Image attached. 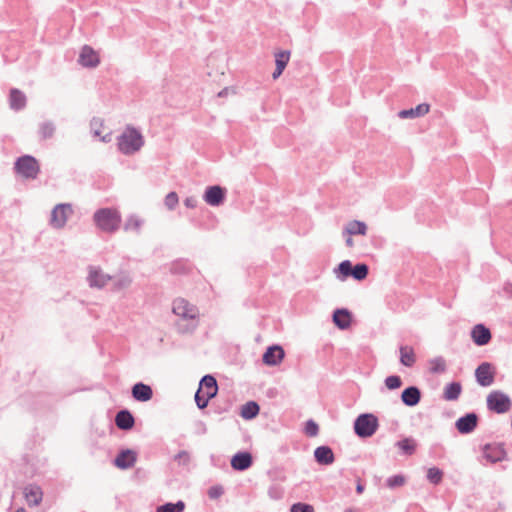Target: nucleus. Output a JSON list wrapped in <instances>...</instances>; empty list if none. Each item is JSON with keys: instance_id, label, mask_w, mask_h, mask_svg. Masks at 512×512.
I'll list each match as a JSON object with an SVG mask.
<instances>
[{"instance_id": "72a5a7b5", "label": "nucleus", "mask_w": 512, "mask_h": 512, "mask_svg": "<svg viewBox=\"0 0 512 512\" xmlns=\"http://www.w3.org/2000/svg\"><path fill=\"white\" fill-rule=\"evenodd\" d=\"M55 129L56 128H55V125L53 122L45 121L40 124L39 134H40L41 138L44 140L50 139L53 137V135L55 133Z\"/></svg>"}, {"instance_id": "9b49d317", "label": "nucleus", "mask_w": 512, "mask_h": 512, "mask_svg": "<svg viewBox=\"0 0 512 512\" xmlns=\"http://www.w3.org/2000/svg\"><path fill=\"white\" fill-rule=\"evenodd\" d=\"M476 381L480 386L488 387L494 382L492 365L488 362L481 363L475 370Z\"/></svg>"}, {"instance_id": "7c9ffc66", "label": "nucleus", "mask_w": 512, "mask_h": 512, "mask_svg": "<svg viewBox=\"0 0 512 512\" xmlns=\"http://www.w3.org/2000/svg\"><path fill=\"white\" fill-rule=\"evenodd\" d=\"M400 362L406 367H412L415 363V355L412 347H400Z\"/></svg>"}, {"instance_id": "aec40b11", "label": "nucleus", "mask_w": 512, "mask_h": 512, "mask_svg": "<svg viewBox=\"0 0 512 512\" xmlns=\"http://www.w3.org/2000/svg\"><path fill=\"white\" fill-rule=\"evenodd\" d=\"M314 458L320 465H331L335 460L333 450L326 445L319 446L315 449Z\"/></svg>"}, {"instance_id": "ddd939ff", "label": "nucleus", "mask_w": 512, "mask_h": 512, "mask_svg": "<svg viewBox=\"0 0 512 512\" xmlns=\"http://www.w3.org/2000/svg\"><path fill=\"white\" fill-rule=\"evenodd\" d=\"M78 62L83 67L95 68L100 63V59L96 51L88 45L82 47L79 54Z\"/></svg>"}, {"instance_id": "5701e85b", "label": "nucleus", "mask_w": 512, "mask_h": 512, "mask_svg": "<svg viewBox=\"0 0 512 512\" xmlns=\"http://www.w3.org/2000/svg\"><path fill=\"white\" fill-rule=\"evenodd\" d=\"M115 424L121 430H130L135 424V420L130 411L120 410L115 416Z\"/></svg>"}, {"instance_id": "37998d69", "label": "nucleus", "mask_w": 512, "mask_h": 512, "mask_svg": "<svg viewBox=\"0 0 512 512\" xmlns=\"http://www.w3.org/2000/svg\"><path fill=\"white\" fill-rule=\"evenodd\" d=\"M290 58V52L289 51H280L276 54V66L282 67L285 69V67L288 64Z\"/></svg>"}, {"instance_id": "a18cd8bd", "label": "nucleus", "mask_w": 512, "mask_h": 512, "mask_svg": "<svg viewBox=\"0 0 512 512\" xmlns=\"http://www.w3.org/2000/svg\"><path fill=\"white\" fill-rule=\"evenodd\" d=\"M305 434L310 437H315L319 433L318 424L313 420H308L305 424Z\"/></svg>"}, {"instance_id": "5fc2aeb1", "label": "nucleus", "mask_w": 512, "mask_h": 512, "mask_svg": "<svg viewBox=\"0 0 512 512\" xmlns=\"http://www.w3.org/2000/svg\"><path fill=\"white\" fill-rule=\"evenodd\" d=\"M364 491V485L359 481L356 485V492L362 494Z\"/></svg>"}, {"instance_id": "4be33fe9", "label": "nucleus", "mask_w": 512, "mask_h": 512, "mask_svg": "<svg viewBox=\"0 0 512 512\" xmlns=\"http://www.w3.org/2000/svg\"><path fill=\"white\" fill-rule=\"evenodd\" d=\"M202 392L208 395V398H214L218 392V384L214 376L205 375L199 383V388Z\"/></svg>"}, {"instance_id": "c756f323", "label": "nucleus", "mask_w": 512, "mask_h": 512, "mask_svg": "<svg viewBox=\"0 0 512 512\" xmlns=\"http://www.w3.org/2000/svg\"><path fill=\"white\" fill-rule=\"evenodd\" d=\"M260 407L255 401H249L241 408L240 415L246 420L255 418L259 413Z\"/></svg>"}, {"instance_id": "20e7f679", "label": "nucleus", "mask_w": 512, "mask_h": 512, "mask_svg": "<svg viewBox=\"0 0 512 512\" xmlns=\"http://www.w3.org/2000/svg\"><path fill=\"white\" fill-rule=\"evenodd\" d=\"M354 432L360 438L372 437L379 427L378 418L372 413L360 414L354 421Z\"/></svg>"}, {"instance_id": "b1692460", "label": "nucleus", "mask_w": 512, "mask_h": 512, "mask_svg": "<svg viewBox=\"0 0 512 512\" xmlns=\"http://www.w3.org/2000/svg\"><path fill=\"white\" fill-rule=\"evenodd\" d=\"M367 229L368 228L365 222L352 220L345 225L342 234L344 237L353 235H366Z\"/></svg>"}, {"instance_id": "c85d7f7f", "label": "nucleus", "mask_w": 512, "mask_h": 512, "mask_svg": "<svg viewBox=\"0 0 512 512\" xmlns=\"http://www.w3.org/2000/svg\"><path fill=\"white\" fill-rule=\"evenodd\" d=\"M462 386L459 382H451L446 385L443 398L447 401L457 400L461 394Z\"/></svg>"}, {"instance_id": "603ef678", "label": "nucleus", "mask_w": 512, "mask_h": 512, "mask_svg": "<svg viewBox=\"0 0 512 512\" xmlns=\"http://www.w3.org/2000/svg\"><path fill=\"white\" fill-rule=\"evenodd\" d=\"M283 71H284V68H282V67L279 68L276 66V68L272 74L273 79H277L282 74Z\"/></svg>"}, {"instance_id": "a19ab883", "label": "nucleus", "mask_w": 512, "mask_h": 512, "mask_svg": "<svg viewBox=\"0 0 512 512\" xmlns=\"http://www.w3.org/2000/svg\"><path fill=\"white\" fill-rule=\"evenodd\" d=\"M179 202V198L176 192H170L165 197V206L168 210H174Z\"/></svg>"}, {"instance_id": "7ed1b4c3", "label": "nucleus", "mask_w": 512, "mask_h": 512, "mask_svg": "<svg viewBox=\"0 0 512 512\" xmlns=\"http://www.w3.org/2000/svg\"><path fill=\"white\" fill-rule=\"evenodd\" d=\"M93 219L99 229L108 233L117 231L121 223L120 213L113 208H102L97 210L94 213Z\"/></svg>"}, {"instance_id": "3c124183", "label": "nucleus", "mask_w": 512, "mask_h": 512, "mask_svg": "<svg viewBox=\"0 0 512 512\" xmlns=\"http://www.w3.org/2000/svg\"><path fill=\"white\" fill-rule=\"evenodd\" d=\"M198 204V199L195 196H189L184 200V205L187 208H195Z\"/></svg>"}, {"instance_id": "f3484780", "label": "nucleus", "mask_w": 512, "mask_h": 512, "mask_svg": "<svg viewBox=\"0 0 512 512\" xmlns=\"http://www.w3.org/2000/svg\"><path fill=\"white\" fill-rule=\"evenodd\" d=\"M131 393L132 397L139 402H147L151 400L153 397L152 388L149 385L144 384L142 382L134 384Z\"/></svg>"}, {"instance_id": "2f4dec72", "label": "nucleus", "mask_w": 512, "mask_h": 512, "mask_svg": "<svg viewBox=\"0 0 512 512\" xmlns=\"http://www.w3.org/2000/svg\"><path fill=\"white\" fill-rule=\"evenodd\" d=\"M430 372L433 374H441L446 371V361L443 357L438 356L429 361Z\"/></svg>"}, {"instance_id": "0eeeda50", "label": "nucleus", "mask_w": 512, "mask_h": 512, "mask_svg": "<svg viewBox=\"0 0 512 512\" xmlns=\"http://www.w3.org/2000/svg\"><path fill=\"white\" fill-rule=\"evenodd\" d=\"M72 206L70 204H57L51 211L50 225L53 228L61 229L66 225L68 216L72 214Z\"/></svg>"}, {"instance_id": "dca6fc26", "label": "nucleus", "mask_w": 512, "mask_h": 512, "mask_svg": "<svg viewBox=\"0 0 512 512\" xmlns=\"http://www.w3.org/2000/svg\"><path fill=\"white\" fill-rule=\"evenodd\" d=\"M231 466L236 471H244L251 467L253 458L247 451L238 452L231 458Z\"/></svg>"}, {"instance_id": "8fccbe9b", "label": "nucleus", "mask_w": 512, "mask_h": 512, "mask_svg": "<svg viewBox=\"0 0 512 512\" xmlns=\"http://www.w3.org/2000/svg\"><path fill=\"white\" fill-rule=\"evenodd\" d=\"M90 125H91V129L93 130L94 135H95V136H100L99 127H101V126H102V122H101V120H100V119H98V118H93V119L91 120Z\"/></svg>"}, {"instance_id": "473e14b6", "label": "nucleus", "mask_w": 512, "mask_h": 512, "mask_svg": "<svg viewBox=\"0 0 512 512\" xmlns=\"http://www.w3.org/2000/svg\"><path fill=\"white\" fill-rule=\"evenodd\" d=\"M185 509V503L181 500L176 503H165L157 507L156 512H183Z\"/></svg>"}, {"instance_id": "79ce46f5", "label": "nucleus", "mask_w": 512, "mask_h": 512, "mask_svg": "<svg viewBox=\"0 0 512 512\" xmlns=\"http://www.w3.org/2000/svg\"><path fill=\"white\" fill-rule=\"evenodd\" d=\"M352 267V263L349 260H344L338 265L337 271L343 276V278H346L351 276Z\"/></svg>"}, {"instance_id": "f03ea898", "label": "nucleus", "mask_w": 512, "mask_h": 512, "mask_svg": "<svg viewBox=\"0 0 512 512\" xmlns=\"http://www.w3.org/2000/svg\"><path fill=\"white\" fill-rule=\"evenodd\" d=\"M144 145L142 134L134 127L128 126L118 137V148L125 155L139 151Z\"/></svg>"}, {"instance_id": "39448f33", "label": "nucleus", "mask_w": 512, "mask_h": 512, "mask_svg": "<svg viewBox=\"0 0 512 512\" xmlns=\"http://www.w3.org/2000/svg\"><path fill=\"white\" fill-rule=\"evenodd\" d=\"M15 172L26 179H36L40 166L35 157L31 155H24L19 157L14 165Z\"/></svg>"}, {"instance_id": "a878e982", "label": "nucleus", "mask_w": 512, "mask_h": 512, "mask_svg": "<svg viewBox=\"0 0 512 512\" xmlns=\"http://www.w3.org/2000/svg\"><path fill=\"white\" fill-rule=\"evenodd\" d=\"M25 498L30 506H37L42 501V490L39 486L29 485L24 490Z\"/></svg>"}, {"instance_id": "2eb2a0df", "label": "nucleus", "mask_w": 512, "mask_h": 512, "mask_svg": "<svg viewBox=\"0 0 512 512\" xmlns=\"http://www.w3.org/2000/svg\"><path fill=\"white\" fill-rule=\"evenodd\" d=\"M491 332L484 324H477L471 331V338L478 346L487 345L491 340Z\"/></svg>"}, {"instance_id": "6e6d98bb", "label": "nucleus", "mask_w": 512, "mask_h": 512, "mask_svg": "<svg viewBox=\"0 0 512 512\" xmlns=\"http://www.w3.org/2000/svg\"><path fill=\"white\" fill-rule=\"evenodd\" d=\"M343 512H361V511L358 508L350 507V508L345 509Z\"/></svg>"}, {"instance_id": "4c0bfd02", "label": "nucleus", "mask_w": 512, "mask_h": 512, "mask_svg": "<svg viewBox=\"0 0 512 512\" xmlns=\"http://www.w3.org/2000/svg\"><path fill=\"white\" fill-rule=\"evenodd\" d=\"M211 399L212 398H208V395L202 392V389H198L195 393V402L199 409L206 408Z\"/></svg>"}, {"instance_id": "cd10ccee", "label": "nucleus", "mask_w": 512, "mask_h": 512, "mask_svg": "<svg viewBox=\"0 0 512 512\" xmlns=\"http://www.w3.org/2000/svg\"><path fill=\"white\" fill-rule=\"evenodd\" d=\"M26 106V96L20 90L14 88L10 91V107L21 110Z\"/></svg>"}, {"instance_id": "f704fd0d", "label": "nucleus", "mask_w": 512, "mask_h": 512, "mask_svg": "<svg viewBox=\"0 0 512 512\" xmlns=\"http://www.w3.org/2000/svg\"><path fill=\"white\" fill-rule=\"evenodd\" d=\"M351 276L358 281L364 280L369 272V268L364 263H358L352 267Z\"/></svg>"}, {"instance_id": "f257e3e1", "label": "nucleus", "mask_w": 512, "mask_h": 512, "mask_svg": "<svg viewBox=\"0 0 512 512\" xmlns=\"http://www.w3.org/2000/svg\"><path fill=\"white\" fill-rule=\"evenodd\" d=\"M173 313L179 317L175 323L177 331L181 334L192 333L198 326V308L184 298H177L173 301Z\"/></svg>"}, {"instance_id": "6ab92c4d", "label": "nucleus", "mask_w": 512, "mask_h": 512, "mask_svg": "<svg viewBox=\"0 0 512 512\" xmlns=\"http://www.w3.org/2000/svg\"><path fill=\"white\" fill-rule=\"evenodd\" d=\"M421 400V391L417 386H409L401 393V401L408 407L416 406Z\"/></svg>"}, {"instance_id": "f8f14e48", "label": "nucleus", "mask_w": 512, "mask_h": 512, "mask_svg": "<svg viewBox=\"0 0 512 512\" xmlns=\"http://www.w3.org/2000/svg\"><path fill=\"white\" fill-rule=\"evenodd\" d=\"M478 419L479 418L476 413H467L456 421L455 427L459 433L469 434L473 432L477 427Z\"/></svg>"}, {"instance_id": "a211bd4d", "label": "nucleus", "mask_w": 512, "mask_h": 512, "mask_svg": "<svg viewBox=\"0 0 512 512\" xmlns=\"http://www.w3.org/2000/svg\"><path fill=\"white\" fill-rule=\"evenodd\" d=\"M137 459V455L133 450H122L114 460V464L120 469L131 468Z\"/></svg>"}, {"instance_id": "09e8293b", "label": "nucleus", "mask_w": 512, "mask_h": 512, "mask_svg": "<svg viewBox=\"0 0 512 512\" xmlns=\"http://www.w3.org/2000/svg\"><path fill=\"white\" fill-rule=\"evenodd\" d=\"M174 459L176 461L179 462V464H183V465H187L189 463V460H190V456H189V453L187 451H180L179 453H177L174 457Z\"/></svg>"}, {"instance_id": "4468645a", "label": "nucleus", "mask_w": 512, "mask_h": 512, "mask_svg": "<svg viewBox=\"0 0 512 512\" xmlns=\"http://www.w3.org/2000/svg\"><path fill=\"white\" fill-rule=\"evenodd\" d=\"M285 356L284 349L280 345H272L263 354V363L268 366H276L281 363Z\"/></svg>"}, {"instance_id": "4d7b16f0", "label": "nucleus", "mask_w": 512, "mask_h": 512, "mask_svg": "<svg viewBox=\"0 0 512 512\" xmlns=\"http://www.w3.org/2000/svg\"><path fill=\"white\" fill-rule=\"evenodd\" d=\"M227 93V89H223L221 92H219V96L222 97L223 95H225Z\"/></svg>"}, {"instance_id": "bb28decb", "label": "nucleus", "mask_w": 512, "mask_h": 512, "mask_svg": "<svg viewBox=\"0 0 512 512\" xmlns=\"http://www.w3.org/2000/svg\"><path fill=\"white\" fill-rule=\"evenodd\" d=\"M113 289L120 291L128 288L132 283V277L128 272H120L115 276H112Z\"/></svg>"}, {"instance_id": "c9c22d12", "label": "nucleus", "mask_w": 512, "mask_h": 512, "mask_svg": "<svg viewBox=\"0 0 512 512\" xmlns=\"http://www.w3.org/2000/svg\"><path fill=\"white\" fill-rule=\"evenodd\" d=\"M396 446L399 447L404 454L412 455L415 452L416 444L413 439L405 438L396 443Z\"/></svg>"}, {"instance_id": "9d476101", "label": "nucleus", "mask_w": 512, "mask_h": 512, "mask_svg": "<svg viewBox=\"0 0 512 512\" xmlns=\"http://www.w3.org/2000/svg\"><path fill=\"white\" fill-rule=\"evenodd\" d=\"M225 194V188L219 185L209 186L205 190L203 199L207 204L211 206H219L224 202Z\"/></svg>"}, {"instance_id": "6e6552de", "label": "nucleus", "mask_w": 512, "mask_h": 512, "mask_svg": "<svg viewBox=\"0 0 512 512\" xmlns=\"http://www.w3.org/2000/svg\"><path fill=\"white\" fill-rule=\"evenodd\" d=\"M483 457L492 464L508 459L503 443H489L484 445Z\"/></svg>"}, {"instance_id": "c03bdc74", "label": "nucleus", "mask_w": 512, "mask_h": 512, "mask_svg": "<svg viewBox=\"0 0 512 512\" xmlns=\"http://www.w3.org/2000/svg\"><path fill=\"white\" fill-rule=\"evenodd\" d=\"M141 225H142V221L138 217L131 216L127 219L124 229L139 231Z\"/></svg>"}, {"instance_id": "393cba45", "label": "nucleus", "mask_w": 512, "mask_h": 512, "mask_svg": "<svg viewBox=\"0 0 512 512\" xmlns=\"http://www.w3.org/2000/svg\"><path fill=\"white\" fill-rule=\"evenodd\" d=\"M333 322L339 329H347L351 323V314L345 308L336 309L333 313Z\"/></svg>"}, {"instance_id": "423d86ee", "label": "nucleus", "mask_w": 512, "mask_h": 512, "mask_svg": "<svg viewBox=\"0 0 512 512\" xmlns=\"http://www.w3.org/2000/svg\"><path fill=\"white\" fill-rule=\"evenodd\" d=\"M487 408L497 414H504L511 409L510 397L502 391L495 390L489 393L486 399Z\"/></svg>"}, {"instance_id": "1a4fd4ad", "label": "nucleus", "mask_w": 512, "mask_h": 512, "mask_svg": "<svg viewBox=\"0 0 512 512\" xmlns=\"http://www.w3.org/2000/svg\"><path fill=\"white\" fill-rule=\"evenodd\" d=\"M87 280L90 287L101 289L112 280V276L104 273L100 267L90 266Z\"/></svg>"}, {"instance_id": "13d9d810", "label": "nucleus", "mask_w": 512, "mask_h": 512, "mask_svg": "<svg viewBox=\"0 0 512 512\" xmlns=\"http://www.w3.org/2000/svg\"><path fill=\"white\" fill-rule=\"evenodd\" d=\"M15 512H26L24 508H18Z\"/></svg>"}, {"instance_id": "ea45409f", "label": "nucleus", "mask_w": 512, "mask_h": 512, "mask_svg": "<svg viewBox=\"0 0 512 512\" xmlns=\"http://www.w3.org/2000/svg\"><path fill=\"white\" fill-rule=\"evenodd\" d=\"M406 479L403 475H394L387 479L386 484L389 488L394 489L405 484Z\"/></svg>"}, {"instance_id": "864d4df0", "label": "nucleus", "mask_w": 512, "mask_h": 512, "mask_svg": "<svg viewBox=\"0 0 512 512\" xmlns=\"http://www.w3.org/2000/svg\"><path fill=\"white\" fill-rule=\"evenodd\" d=\"M345 243H346V246L349 248L354 246V241L351 236H346Z\"/></svg>"}, {"instance_id": "de8ad7c7", "label": "nucleus", "mask_w": 512, "mask_h": 512, "mask_svg": "<svg viewBox=\"0 0 512 512\" xmlns=\"http://www.w3.org/2000/svg\"><path fill=\"white\" fill-rule=\"evenodd\" d=\"M223 494H224V489L220 485H215L208 489V496L210 499H218Z\"/></svg>"}, {"instance_id": "49530a36", "label": "nucleus", "mask_w": 512, "mask_h": 512, "mask_svg": "<svg viewBox=\"0 0 512 512\" xmlns=\"http://www.w3.org/2000/svg\"><path fill=\"white\" fill-rule=\"evenodd\" d=\"M290 512H314V508L310 504L298 502L291 506Z\"/></svg>"}, {"instance_id": "412c9836", "label": "nucleus", "mask_w": 512, "mask_h": 512, "mask_svg": "<svg viewBox=\"0 0 512 512\" xmlns=\"http://www.w3.org/2000/svg\"><path fill=\"white\" fill-rule=\"evenodd\" d=\"M430 110V105L427 103H421L415 108L404 109L398 113V117L401 119H414L426 115Z\"/></svg>"}, {"instance_id": "58836bf2", "label": "nucleus", "mask_w": 512, "mask_h": 512, "mask_svg": "<svg viewBox=\"0 0 512 512\" xmlns=\"http://www.w3.org/2000/svg\"><path fill=\"white\" fill-rule=\"evenodd\" d=\"M385 386L389 390H396L402 386V379L398 375H391L385 379Z\"/></svg>"}, {"instance_id": "e433bc0d", "label": "nucleus", "mask_w": 512, "mask_h": 512, "mask_svg": "<svg viewBox=\"0 0 512 512\" xmlns=\"http://www.w3.org/2000/svg\"><path fill=\"white\" fill-rule=\"evenodd\" d=\"M443 478V472L437 468L432 467L429 468L427 471V479L434 485L439 484L442 481Z\"/></svg>"}]
</instances>
